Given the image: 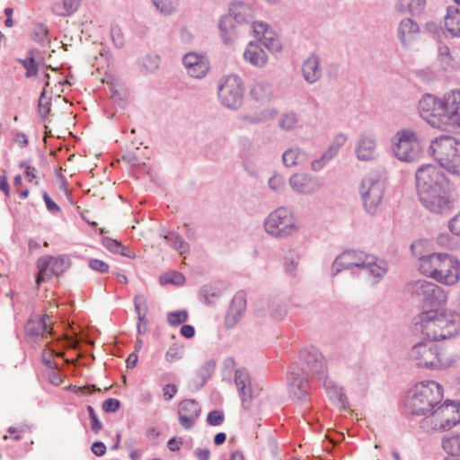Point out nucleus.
Masks as SVG:
<instances>
[{
  "mask_svg": "<svg viewBox=\"0 0 460 460\" xmlns=\"http://www.w3.org/2000/svg\"><path fill=\"white\" fill-rule=\"evenodd\" d=\"M289 186L297 194L313 195L322 188V183L309 173L299 172L291 175Z\"/></svg>",
  "mask_w": 460,
  "mask_h": 460,
  "instance_id": "obj_22",
  "label": "nucleus"
},
{
  "mask_svg": "<svg viewBox=\"0 0 460 460\" xmlns=\"http://www.w3.org/2000/svg\"><path fill=\"white\" fill-rule=\"evenodd\" d=\"M367 252L359 250L348 249L340 253L332 262L331 273L338 275L343 270L358 268Z\"/></svg>",
  "mask_w": 460,
  "mask_h": 460,
  "instance_id": "obj_21",
  "label": "nucleus"
},
{
  "mask_svg": "<svg viewBox=\"0 0 460 460\" xmlns=\"http://www.w3.org/2000/svg\"><path fill=\"white\" fill-rule=\"evenodd\" d=\"M89 267L94 270L101 273L107 272L109 270V265L101 260L98 259H90L89 260Z\"/></svg>",
  "mask_w": 460,
  "mask_h": 460,
  "instance_id": "obj_61",
  "label": "nucleus"
},
{
  "mask_svg": "<svg viewBox=\"0 0 460 460\" xmlns=\"http://www.w3.org/2000/svg\"><path fill=\"white\" fill-rule=\"evenodd\" d=\"M178 421L186 430L191 429L197 423L201 413V407L194 399H185L179 403Z\"/></svg>",
  "mask_w": 460,
  "mask_h": 460,
  "instance_id": "obj_20",
  "label": "nucleus"
},
{
  "mask_svg": "<svg viewBox=\"0 0 460 460\" xmlns=\"http://www.w3.org/2000/svg\"><path fill=\"white\" fill-rule=\"evenodd\" d=\"M81 0H63L54 3L52 12L58 16H68L74 13L79 7Z\"/></svg>",
  "mask_w": 460,
  "mask_h": 460,
  "instance_id": "obj_42",
  "label": "nucleus"
},
{
  "mask_svg": "<svg viewBox=\"0 0 460 460\" xmlns=\"http://www.w3.org/2000/svg\"><path fill=\"white\" fill-rule=\"evenodd\" d=\"M376 256L370 253H367L363 258L358 269L365 270L368 276L370 273V270L376 261Z\"/></svg>",
  "mask_w": 460,
  "mask_h": 460,
  "instance_id": "obj_62",
  "label": "nucleus"
},
{
  "mask_svg": "<svg viewBox=\"0 0 460 460\" xmlns=\"http://www.w3.org/2000/svg\"><path fill=\"white\" fill-rule=\"evenodd\" d=\"M428 152L448 172L460 176V141L451 136L434 138Z\"/></svg>",
  "mask_w": 460,
  "mask_h": 460,
  "instance_id": "obj_3",
  "label": "nucleus"
},
{
  "mask_svg": "<svg viewBox=\"0 0 460 460\" xmlns=\"http://www.w3.org/2000/svg\"><path fill=\"white\" fill-rule=\"evenodd\" d=\"M409 358L421 367L438 369L444 367L438 348L432 340L414 344L409 352Z\"/></svg>",
  "mask_w": 460,
  "mask_h": 460,
  "instance_id": "obj_12",
  "label": "nucleus"
},
{
  "mask_svg": "<svg viewBox=\"0 0 460 460\" xmlns=\"http://www.w3.org/2000/svg\"><path fill=\"white\" fill-rule=\"evenodd\" d=\"M289 396L292 400L304 402L307 400L309 379L307 373L296 363H293L287 374Z\"/></svg>",
  "mask_w": 460,
  "mask_h": 460,
  "instance_id": "obj_14",
  "label": "nucleus"
},
{
  "mask_svg": "<svg viewBox=\"0 0 460 460\" xmlns=\"http://www.w3.org/2000/svg\"><path fill=\"white\" fill-rule=\"evenodd\" d=\"M416 324L429 340H447L460 332V315L450 309H430L419 314Z\"/></svg>",
  "mask_w": 460,
  "mask_h": 460,
  "instance_id": "obj_2",
  "label": "nucleus"
},
{
  "mask_svg": "<svg viewBox=\"0 0 460 460\" xmlns=\"http://www.w3.org/2000/svg\"><path fill=\"white\" fill-rule=\"evenodd\" d=\"M428 242L425 240H417L411 243V251L419 261L420 271L426 277L434 279L447 253L430 252L428 249Z\"/></svg>",
  "mask_w": 460,
  "mask_h": 460,
  "instance_id": "obj_6",
  "label": "nucleus"
},
{
  "mask_svg": "<svg viewBox=\"0 0 460 460\" xmlns=\"http://www.w3.org/2000/svg\"><path fill=\"white\" fill-rule=\"evenodd\" d=\"M217 94L223 106L229 110H237L243 104V82L236 75L223 76L218 83Z\"/></svg>",
  "mask_w": 460,
  "mask_h": 460,
  "instance_id": "obj_9",
  "label": "nucleus"
},
{
  "mask_svg": "<svg viewBox=\"0 0 460 460\" xmlns=\"http://www.w3.org/2000/svg\"><path fill=\"white\" fill-rule=\"evenodd\" d=\"M102 243L109 252L115 254H119L121 251H124L123 244L111 237H102Z\"/></svg>",
  "mask_w": 460,
  "mask_h": 460,
  "instance_id": "obj_55",
  "label": "nucleus"
},
{
  "mask_svg": "<svg viewBox=\"0 0 460 460\" xmlns=\"http://www.w3.org/2000/svg\"><path fill=\"white\" fill-rule=\"evenodd\" d=\"M19 62L26 69L25 77L30 78L38 75L39 66L32 56L19 59Z\"/></svg>",
  "mask_w": 460,
  "mask_h": 460,
  "instance_id": "obj_50",
  "label": "nucleus"
},
{
  "mask_svg": "<svg viewBox=\"0 0 460 460\" xmlns=\"http://www.w3.org/2000/svg\"><path fill=\"white\" fill-rule=\"evenodd\" d=\"M265 232L274 238L286 239L294 236L300 230L294 213L287 207H279L264 219Z\"/></svg>",
  "mask_w": 460,
  "mask_h": 460,
  "instance_id": "obj_5",
  "label": "nucleus"
},
{
  "mask_svg": "<svg viewBox=\"0 0 460 460\" xmlns=\"http://www.w3.org/2000/svg\"><path fill=\"white\" fill-rule=\"evenodd\" d=\"M146 304V298L143 296L137 295L134 298V306L135 310L137 314V317L139 322H145V323H147L146 314L142 313L141 311V305Z\"/></svg>",
  "mask_w": 460,
  "mask_h": 460,
  "instance_id": "obj_59",
  "label": "nucleus"
},
{
  "mask_svg": "<svg viewBox=\"0 0 460 460\" xmlns=\"http://www.w3.org/2000/svg\"><path fill=\"white\" fill-rule=\"evenodd\" d=\"M219 34L226 46H234L242 34L241 26L235 23L230 16L224 15L218 22Z\"/></svg>",
  "mask_w": 460,
  "mask_h": 460,
  "instance_id": "obj_25",
  "label": "nucleus"
},
{
  "mask_svg": "<svg viewBox=\"0 0 460 460\" xmlns=\"http://www.w3.org/2000/svg\"><path fill=\"white\" fill-rule=\"evenodd\" d=\"M217 362L215 359L206 361L198 371V378L200 379L199 386L202 387L211 377L215 371Z\"/></svg>",
  "mask_w": 460,
  "mask_h": 460,
  "instance_id": "obj_47",
  "label": "nucleus"
},
{
  "mask_svg": "<svg viewBox=\"0 0 460 460\" xmlns=\"http://www.w3.org/2000/svg\"><path fill=\"white\" fill-rule=\"evenodd\" d=\"M181 358V351L179 347L172 345L165 353V359L169 362H174Z\"/></svg>",
  "mask_w": 460,
  "mask_h": 460,
  "instance_id": "obj_63",
  "label": "nucleus"
},
{
  "mask_svg": "<svg viewBox=\"0 0 460 460\" xmlns=\"http://www.w3.org/2000/svg\"><path fill=\"white\" fill-rule=\"evenodd\" d=\"M38 111L42 118H46L50 112V100L46 96L45 90L40 93L39 103H38Z\"/></svg>",
  "mask_w": 460,
  "mask_h": 460,
  "instance_id": "obj_56",
  "label": "nucleus"
},
{
  "mask_svg": "<svg viewBox=\"0 0 460 460\" xmlns=\"http://www.w3.org/2000/svg\"><path fill=\"white\" fill-rule=\"evenodd\" d=\"M364 208L370 215L376 214L385 192V183L376 173L366 175L359 188Z\"/></svg>",
  "mask_w": 460,
  "mask_h": 460,
  "instance_id": "obj_11",
  "label": "nucleus"
},
{
  "mask_svg": "<svg viewBox=\"0 0 460 460\" xmlns=\"http://www.w3.org/2000/svg\"><path fill=\"white\" fill-rule=\"evenodd\" d=\"M37 284L40 285L45 279L52 275H60L69 266V260L66 256H45L38 260Z\"/></svg>",
  "mask_w": 460,
  "mask_h": 460,
  "instance_id": "obj_16",
  "label": "nucleus"
},
{
  "mask_svg": "<svg viewBox=\"0 0 460 460\" xmlns=\"http://www.w3.org/2000/svg\"><path fill=\"white\" fill-rule=\"evenodd\" d=\"M225 420V414L220 410H214L208 412L207 422L210 426H219Z\"/></svg>",
  "mask_w": 460,
  "mask_h": 460,
  "instance_id": "obj_58",
  "label": "nucleus"
},
{
  "mask_svg": "<svg viewBox=\"0 0 460 460\" xmlns=\"http://www.w3.org/2000/svg\"><path fill=\"white\" fill-rule=\"evenodd\" d=\"M448 227L451 233L460 235V212L449 221Z\"/></svg>",
  "mask_w": 460,
  "mask_h": 460,
  "instance_id": "obj_64",
  "label": "nucleus"
},
{
  "mask_svg": "<svg viewBox=\"0 0 460 460\" xmlns=\"http://www.w3.org/2000/svg\"><path fill=\"white\" fill-rule=\"evenodd\" d=\"M49 316L44 314L41 317H35L28 321L25 325L26 333L29 336H44L51 332L49 326Z\"/></svg>",
  "mask_w": 460,
  "mask_h": 460,
  "instance_id": "obj_35",
  "label": "nucleus"
},
{
  "mask_svg": "<svg viewBox=\"0 0 460 460\" xmlns=\"http://www.w3.org/2000/svg\"><path fill=\"white\" fill-rule=\"evenodd\" d=\"M441 445L448 455L460 456V434L444 438Z\"/></svg>",
  "mask_w": 460,
  "mask_h": 460,
  "instance_id": "obj_46",
  "label": "nucleus"
},
{
  "mask_svg": "<svg viewBox=\"0 0 460 460\" xmlns=\"http://www.w3.org/2000/svg\"><path fill=\"white\" fill-rule=\"evenodd\" d=\"M188 320V312L186 310H177L167 314V322L172 326H177L184 323Z\"/></svg>",
  "mask_w": 460,
  "mask_h": 460,
  "instance_id": "obj_51",
  "label": "nucleus"
},
{
  "mask_svg": "<svg viewBox=\"0 0 460 460\" xmlns=\"http://www.w3.org/2000/svg\"><path fill=\"white\" fill-rule=\"evenodd\" d=\"M444 26L451 37H460V10L457 7H447V14L444 18Z\"/></svg>",
  "mask_w": 460,
  "mask_h": 460,
  "instance_id": "obj_34",
  "label": "nucleus"
},
{
  "mask_svg": "<svg viewBox=\"0 0 460 460\" xmlns=\"http://www.w3.org/2000/svg\"><path fill=\"white\" fill-rule=\"evenodd\" d=\"M160 282L163 285L172 284L181 286L185 282V277L181 272L170 271L161 276Z\"/></svg>",
  "mask_w": 460,
  "mask_h": 460,
  "instance_id": "obj_49",
  "label": "nucleus"
},
{
  "mask_svg": "<svg viewBox=\"0 0 460 460\" xmlns=\"http://www.w3.org/2000/svg\"><path fill=\"white\" fill-rule=\"evenodd\" d=\"M377 143L376 137L369 132L360 134L355 145V155L358 160L369 162L376 157Z\"/></svg>",
  "mask_w": 460,
  "mask_h": 460,
  "instance_id": "obj_24",
  "label": "nucleus"
},
{
  "mask_svg": "<svg viewBox=\"0 0 460 460\" xmlns=\"http://www.w3.org/2000/svg\"><path fill=\"white\" fill-rule=\"evenodd\" d=\"M449 189L419 195L421 204L431 213L447 214L452 208Z\"/></svg>",
  "mask_w": 460,
  "mask_h": 460,
  "instance_id": "obj_17",
  "label": "nucleus"
},
{
  "mask_svg": "<svg viewBox=\"0 0 460 460\" xmlns=\"http://www.w3.org/2000/svg\"><path fill=\"white\" fill-rule=\"evenodd\" d=\"M448 126L460 124V90L451 91L444 99Z\"/></svg>",
  "mask_w": 460,
  "mask_h": 460,
  "instance_id": "obj_28",
  "label": "nucleus"
},
{
  "mask_svg": "<svg viewBox=\"0 0 460 460\" xmlns=\"http://www.w3.org/2000/svg\"><path fill=\"white\" fill-rule=\"evenodd\" d=\"M249 31H252L254 36L258 37L260 40L264 38L265 35L271 34V31L269 28V25L262 22H255L253 20L252 22L250 23Z\"/></svg>",
  "mask_w": 460,
  "mask_h": 460,
  "instance_id": "obj_53",
  "label": "nucleus"
},
{
  "mask_svg": "<svg viewBox=\"0 0 460 460\" xmlns=\"http://www.w3.org/2000/svg\"><path fill=\"white\" fill-rule=\"evenodd\" d=\"M434 280L446 286L456 284L460 280V261L447 253Z\"/></svg>",
  "mask_w": 460,
  "mask_h": 460,
  "instance_id": "obj_19",
  "label": "nucleus"
},
{
  "mask_svg": "<svg viewBox=\"0 0 460 460\" xmlns=\"http://www.w3.org/2000/svg\"><path fill=\"white\" fill-rule=\"evenodd\" d=\"M438 59L445 70L454 69L457 66L449 48L443 43L438 47Z\"/></svg>",
  "mask_w": 460,
  "mask_h": 460,
  "instance_id": "obj_43",
  "label": "nucleus"
},
{
  "mask_svg": "<svg viewBox=\"0 0 460 460\" xmlns=\"http://www.w3.org/2000/svg\"><path fill=\"white\" fill-rule=\"evenodd\" d=\"M302 73L305 81L308 84H314L322 75L321 58L315 53H312L302 66Z\"/></svg>",
  "mask_w": 460,
  "mask_h": 460,
  "instance_id": "obj_29",
  "label": "nucleus"
},
{
  "mask_svg": "<svg viewBox=\"0 0 460 460\" xmlns=\"http://www.w3.org/2000/svg\"><path fill=\"white\" fill-rule=\"evenodd\" d=\"M426 6V0H399L396 8L399 12L411 15L420 14Z\"/></svg>",
  "mask_w": 460,
  "mask_h": 460,
  "instance_id": "obj_41",
  "label": "nucleus"
},
{
  "mask_svg": "<svg viewBox=\"0 0 460 460\" xmlns=\"http://www.w3.org/2000/svg\"><path fill=\"white\" fill-rule=\"evenodd\" d=\"M388 269V263L385 260L376 257L368 277L374 284H377L387 274Z\"/></svg>",
  "mask_w": 460,
  "mask_h": 460,
  "instance_id": "obj_44",
  "label": "nucleus"
},
{
  "mask_svg": "<svg viewBox=\"0 0 460 460\" xmlns=\"http://www.w3.org/2000/svg\"><path fill=\"white\" fill-rule=\"evenodd\" d=\"M120 406V402L115 398L106 399L102 402V410L107 413L116 412Z\"/></svg>",
  "mask_w": 460,
  "mask_h": 460,
  "instance_id": "obj_60",
  "label": "nucleus"
},
{
  "mask_svg": "<svg viewBox=\"0 0 460 460\" xmlns=\"http://www.w3.org/2000/svg\"><path fill=\"white\" fill-rule=\"evenodd\" d=\"M299 261V252L296 249L290 248L283 258L284 270L288 277L295 278L296 276Z\"/></svg>",
  "mask_w": 460,
  "mask_h": 460,
  "instance_id": "obj_40",
  "label": "nucleus"
},
{
  "mask_svg": "<svg viewBox=\"0 0 460 460\" xmlns=\"http://www.w3.org/2000/svg\"><path fill=\"white\" fill-rule=\"evenodd\" d=\"M308 154L298 146H292L282 155V161L286 167L302 165L308 161Z\"/></svg>",
  "mask_w": 460,
  "mask_h": 460,
  "instance_id": "obj_37",
  "label": "nucleus"
},
{
  "mask_svg": "<svg viewBox=\"0 0 460 460\" xmlns=\"http://www.w3.org/2000/svg\"><path fill=\"white\" fill-rule=\"evenodd\" d=\"M393 151L400 161L411 163L420 157L422 146L414 131L402 129L394 136Z\"/></svg>",
  "mask_w": 460,
  "mask_h": 460,
  "instance_id": "obj_7",
  "label": "nucleus"
},
{
  "mask_svg": "<svg viewBox=\"0 0 460 460\" xmlns=\"http://www.w3.org/2000/svg\"><path fill=\"white\" fill-rule=\"evenodd\" d=\"M246 309V298L243 292H238L233 297L228 312L226 316L225 324L227 328L234 327L241 320Z\"/></svg>",
  "mask_w": 460,
  "mask_h": 460,
  "instance_id": "obj_26",
  "label": "nucleus"
},
{
  "mask_svg": "<svg viewBox=\"0 0 460 460\" xmlns=\"http://www.w3.org/2000/svg\"><path fill=\"white\" fill-rule=\"evenodd\" d=\"M256 8L248 1L235 0L230 3L227 16L239 26H248L255 20Z\"/></svg>",
  "mask_w": 460,
  "mask_h": 460,
  "instance_id": "obj_18",
  "label": "nucleus"
},
{
  "mask_svg": "<svg viewBox=\"0 0 460 460\" xmlns=\"http://www.w3.org/2000/svg\"><path fill=\"white\" fill-rule=\"evenodd\" d=\"M151 3L155 10L164 15H170L175 11L172 0H151Z\"/></svg>",
  "mask_w": 460,
  "mask_h": 460,
  "instance_id": "obj_52",
  "label": "nucleus"
},
{
  "mask_svg": "<svg viewBox=\"0 0 460 460\" xmlns=\"http://www.w3.org/2000/svg\"><path fill=\"white\" fill-rule=\"evenodd\" d=\"M408 290L420 301L431 305H441L447 300V295L444 289L425 279L411 282L408 285Z\"/></svg>",
  "mask_w": 460,
  "mask_h": 460,
  "instance_id": "obj_13",
  "label": "nucleus"
},
{
  "mask_svg": "<svg viewBox=\"0 0 460 460\" xmlns=\"http://www.w3.org/2000/svg\"><path fill=\"white\" fill-rule=\"evenodd\" d=\"M418 195L449 189L446 175L433 164H423L416 172Z\"/></svg>",
  "mask_w": 460,
  "mask_h": 460,
  "instance_id": "obj_10",
  "label": "nucleus"
},
{
  "mask_svg": "<svg viewBox=\"0 0 460 460\" xmlns=\"http://www.w3.org/2000/svg\"><path fill=\"white\" fill-rule=\"evenodd\" d=\"M182 64L188 75L197 79L205 77L210 69L207 58L196 52L185 54L182 58Z\"/></svg>",
  "mask_w": 460,
  "mask_h": 460,
  "instance_id": "obj_23",
  "label": "nucleus"
},
{
  "mask_svg": "<svg viewBox=\"0 0 460 460\" xmlns=\"http://www.w3.org/2000/svg\"><path fill=\"white\" fill-rule=\"evenodd\" d=\"M420 34L419 24L411 18L402 19L397 28L398 39L404 48H409Z\"/></svg>",
  "mask_w": 460,
  "mask_h": 460,
  "instance_id": "obj_27",
  "label": "nucleus"
},
{
  "mask_svg": "<svg viewBox=\"0 0 460 460\" xmlns=\"http://www.w3.org/2000/svg\"><path fill=\"white\" fill-rule=\"evenodd\" d=\"M252 98L260 103L270 102L274 95V89L271 84L260 80L255 82L250 91Z\"/></svg>",
  "mask_w": 460,
  "mask_h": 460,
  "instance_id": "obj_33",
  "label": "nucleus"
},
{
  "mask_svg": "<svg viewBox=\"0 0 460 460\" xmlns=\"http://www.w3.org/2000/svg\"><path fill=\"white\" fill-rule=\"evenodd\" d=\"M243 57L247 63L255 67H262L268 61V56L263 50L261 44L254 41L248 43Z\"/></svg>",
  "mask_w": 460,
  "mask_h": 460,
  "instance_id": "obj_31",
  "label": "nucleus"
},
{
  "mask_svg": "<svg viewBox=\"0 0 460 460\" xmlns=\"http://www.w3.org/2000/svg\"><path fill=\"white\" fill-rule=\"evenodd\" d=\"M347 139V136L342 133L335 135L326 151L321 155V160L325 163V164L330 163L338 155Z\"/></svg>",
  "mask_w": 460,
  "mask_h": 460,
  "instance_id": "obj_39",
  "label": "nucleus"
},
{
  "mask_svg": "<svg viewBox=\"0 0 460 460\" xmlns=\"http://www.w3.org/2000/svg\"><path fill=\"white\" fill-rule=\"evenodd\" d=\"M161 59L156 54H147L142 58L140 65L147 73L155 72L160 66Z\"/></svg>",
  "mask_w": 460,
  "mask_h": 460,
  "instance_id": "obj_48",
  "label": "nucleus"
},
{
  "mask_svg": "<svg viewBox=\"0 0 460 460\" xmlns=\"http://www.w3.org/2000/svg\"><path fill=\"white\" fill-rule=\"evenodd\" d=\"M234 382L241 396L243 404L245 408L249 406L247 403L252 398V390L251 387V378L245 368L236 369L234 373Z\"/></svg>",
  "mask_w": 460,
  "mask_h": 460,
  "instance_id": "obj_30",
  "label": "nucleus"
},
{
  "mask_svg": "<svg viewBox=\"0 0 460 460\" xmlns=\"http://www.w3.org/2000/svg\"><path fill=\"white\" fill-rule=\"evenodd\" d=\"M460 423V403L455 401H446L439 403L433 414L420 421V429L426 432L444 431Z\"/></svg>",
  "mask_w": 460,
  "mask_h": 460,
  "instance_id": "obj_4",
  "label": "nucleus"
},
{
  "mask_svg": "<svg viewBox=\"0 0 460 460\" xmlns=\"http://www.w3.org/2000/svg\"><path fill=\"white\" fill-rule=\"evenodd\" d=\"M319 382L325 387L328 397L334 404L343 409L347 407L348 400L341 386L329 380L328 376L326 377V381Z\"/></svg>",
  "mask_w": 460,
  "mask_h": 460,
  "instance_id": "obj_36",
  "label": "nucleus"
},
{
  "mask_svg": "<svg viewBox=\"0 0 460 460\" xmlns=\"http://www.w3.org/2000/svg\"><path fill=\"white\" fill-rule=\"evenodd\" d=\"M299 358L318 381H326L327 361L319 349L313 345L305 346L299 351Z\"/></svg>",
  "mask_w": 460,
  "mask_h": 460,
  "instance_id": "obj_15",
  "label": "nucleus"
},
{
  "mask_svg": "<svg viewBox=\"0 0 460 460\" xmlns=\"http://www.w3.org/2000/svg\"><path fill=\"white\" fill-rule=\"evenodd\" d=\"M418 110L420 117L431 127L439 129H446L448 127L444 100L433 94H424L419 101Z\"/></svg>",
  "mask_w": 460,
  "mask_h": 460,
  "instance_id": "obj_8",
  "label": "nucleus"
},
{
  "mask_svg": "<svg viewBox=\"0 0 460 460\" xmlns=\"http://www.w3.org/2000/svg\"><path fill=\"white\" fill-rule=\"evenodd\" d=\"M444 396L443 386L433 380H425L415 384L407 392L403 409L408 419L429 417Z\"/></svg>",
  "mask_w": 460,
  "mask_h": 460,
  "instance_id": "obj_1",
  "label": "nucleus"
},
{
  "mask_svg": "<svg viewBox=\"0 0 460 460\" xmlns=\"http://www.w3.org/2000/svg\"><path fill=\"white\" fill-rule=\"evenodd\" d=\"M160 236L164 239L166 243L175 250L179 254L183 255L190 252V246L189 243H187L182 235L175 231H171L167 229H162L160 232Z\"/></svg>",
  "mask_w": 460,
  "mask_h": 460,
  "instance_id": "obj_32",
  "label": "nucleus"
},
{
  "mask_svg": "<svg viewBox=\"0 0 460 460\" xmlns=\"http://www.w3.org/2000/svg\"><path fill=\"white\" fill-rule=\"evenodd\" d=\"M285 178L278 173L273 174L268 181L270 190L276 192H281L285 188Z\"/></svg>",
  "mask_w": 460,
  "mask_h": 460,
  "instance_id": "obj_57",
  "label": "nucleus"
},
{
  "mask_svg": "<svg viewBox=\"0 0 460 460\" xmlns=\"http://www.w3.org/2000/svg\"><path fill=\"white\" fill-rule=\"evenodd\" d=\"M259 43H261V46L263 45L270 52H277L281 49L280 42L273 36L272 31L271 34L265 35L264 38L261 39Z\"/></svg>",
  "mask_w": 460,
  "mask_h": 460,
  "instance_id": "obj_54",
  "label": "nucleus"
},
{
  "mask_svg": "<svg viewBox=\"0 0 460 460\" xmlns=\"http://www.w3.org/2000/svg\"><path fill=\"white\" fill-rule=\"evenodd\" d=\"M300 122L298 115L293 111H289L284 112L279 120V127L285 131H292L298 127Z\"/></svg>",
  "mask_w": 460,
  "mask_h": 460,
  "instance_id": "obj_45",
  "label": "nucleus"
},
{
  "mask_svg": "<svg viewBox=\"0 0 460 460\" xmlns=\"http://www.w3.org/2000/svg\"><path fill=\"white\" fill-rule=\"evenodd\" d=\"M278 113L279 111L276 108H267L254 113L242 115L241 119L252 124H261L273 119Z\"/></svg>",
  "mask_w": 460,
  "mask_h": 460,
  "instance_id": "obj_38",
  "label": "nucleus"
}]
</instances>
